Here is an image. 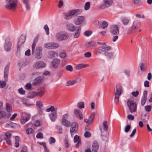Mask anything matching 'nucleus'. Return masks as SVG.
<instances>
[{"instance_id":"obj_1","label":"nucleus","mask_w":152,"mask_h":152,"mask_svg":"<svg viewBox=\"0 0 152 152\" xmlns=\"http://www.w3.org/2000/svg\"><path fill=\"white\" fill-rule=\"evenodd\" d=\"M82 12L81 10L75 9L71 10L64 14V18L65 20H69L73 17L77 16Z\"/></svg>"},{"instance_id":"obj_2","label":"nucleus","mask_w":152,"mask_h":152,"mask_svg":"<svg viewBox=\"0 0 152 152\" xmlns=\"http://www.w3.org/2000/svg\"><path fill=\"white\" fill-rule=\"evenodd\" d=\"M7 3H10L9 4L5 5L4 7L8 10H15L17 7L18 3L17 0H6Z\"/></svg>"},{"instance_id":"obj_3","label":"nucleus","mask_w":152,"mask_h":152,"mask_svg":"<svg viewBox=\"0 0 152 152\" xmlns=\"http://www.w3.org/2000/svg\"><path fill=\"white\" fill-rule=\"evenodd\" d=\"M127 104L129 107L130 112L131 113L135 112L137 110V106L135 102L133 100L129 99Z\"/></svg>"},{"instance_id":"obj_4","label":"nucleus","mask_w":152,"mask_h":152,"mask_svg":"<svg viewBox=\"0 0 152 152\" xmlns=\"http://www.w3.org/2000/svg\"><path fill=\"white\" fill-rule=\"evenodd\" d=\"M55 37L56 39L61 41L67 39L69 37V35L66 32H61L57 33Z\"/></svg>"},{"instance_id":"obj_5","label":"nucleus","mask_w":152,"mask_h":152,"mask_svg":"<svg viewBox=\"0 0 152 152\" xmlns=\"http://www.w3.org/2000/svg\"><path fill=\"white\" fill-rule=\"evenodd\" d=\"M141 26L140 21L136 20L133 23L132 26L129 30V33L134 32L135 30L137 28H139Z\"/></svg>"},{"instance_id":"obj_6","label":"nucleus","mask_w":152,"mask_h":152,"mask_svg":"<svg viewBox=\"0 0 152 152\" xmlns=\"http://www.w3.org/2000/svg\"><path fill=\"white\" fill-rule=\"evenodd\" d=\"M70 132L71 136L73 137L75 133H76L78 130V125L75 122H73L71 126Z\"/></svg>"},{"instance_id":"obj_7","label":"nucleus","mask_w":152,"mask_h":152,"mask_svg":"<svg viewBox=\"0 0 152 152\" xmlns=\"http://www.w3.org/2000/svg\"><path fill=\"white\" fill-rule=\"evenodd\" d=\"M113 3V0H104L103 3L98 7V9L101 10L109 7Z\"/></svg>"},{"instance_id":"obj_8","label":"nucleus","mask_w":152,"mask_h":152,"mask_svg":"<svg viewBox=\"0 0 152 152\" xmlns=\"http://www.w3.org/2000/svg\"><path fill=\"white\" fill-rule=\"evenodd\" d=\"M31 115L29 113L23 112L22 113L20 120V123L22 124H25L30 118Z\"/></svg>"},{"instance_id":"obj_9","label":"nucleus","mask_w":152,"mask_h":152,"mask_svg":"<svg viewBox=\"0 0 152 152\" xmlns=\"http://www.w3.org/2000/svg\"><path fill=\"white\" fill-rule=\"evenodd\" d=\"M45 48L49 49H55L58 48L59 47V44L54 42L46 43L44 44Z\"/></svg>"},{"instance_id":"obj_10","label":"nucleus","mask_w":152,"mask_h":152,"mask_svg":"<svg viewBox=\"0 0 152 152\" xmlns=\"http://www.w3.org/2000/svg\"><path fill=\"white\" fill-rule=\"evenodd\" d=\"M26 40V36L23 34H22L20 36L19 38L18 45L17 46V52L20 51V46L23 44L25 41Z\"/></svg>"},{"instance_id":"obj_11","label":"nucleus","mask_w":152,"mask_h":152,"mask_svg":"<svg viewBox=\"0 0 152 152\" xmlns=\"http://www.w3.org/2000/svg\"><path fill=\"white\" fill-rule=\"evenodd\" d=\"M12 45V43L9 41L8 38H6L4 45V50L6 51H10L11 49Z\"/></svg>"},{"instance_id":"obj_12","label":"nucleus","mask_w":152,"mask_h":152,"mask_svg":"<svg viewBox=\"0 0 152 152\" xmlns=\"http://www.w3.org/2000/svg\"><path fill=\"white\" fill-rule=\"evenodd\" d=\"M107 123V122L106 121H104L102 124V126L103 127V129L102 128H100L101 133H102V134H103L104 133H107V132L108 127Z\"/></svg>"},{"instance_id":"obj_13","label":"nucleus","mask_w":152,"mask_h":152,"mask_svg":"<svg viewBox=\"0 0 152 152\" xmlns=\"http://www.w3.org/2000/svg\"><path fill=\"white\" fill-rule=\"evenodd\" d=\"M110 32L113 35L118 34L119 32L118 27L116 25H113L110 28Z\"/></svg>"},{"instance_id":"obj_14","label":"nucleus","mask_w":152,"mask_h":152,"mask_svg":"<svg viewBox=\"0 0 152 152\" xmlns=\"http://www.w3.org/2000/svg\"><path fill=\"white\" fill-rule=\"evenodd\" d=\"M85 18L84 16H79L74 20V23L77 25H80L83 22Z\"/></svg>"},{"instance_id":"obj_15","label":"nucleus","mask_w":152,"mask_h":152,"mask_svg":"<svg viewBox=\"0 0 152 152\" xmlns=\"http://www.w3.org/2000/svg\"><path fill=\"white\" fill-rule=\"evenodd\" d=\"M44 79V77L43 76H39L34 80V84L35 85H39L43 82Z\"/></svg>"},{"instance_id":"obj_16","label":"nucleus","mask_w":152,"mask_h":152,"mask_svg":"<svg viewBox=\"0 0 152 152\" xmlns=\"http://www.w3.org/2000/svg\"><path fill=\"white\" fill-rule=\"evenodd\" d=\"M46 64L42 61L37 62L33 65L34 67L36 69L43 68L45 66Z\"/></svg>"},{"instance_id":"obj_17","label":"nucleus","mask_w":152,"mask_h":152,"mask_svg":"<svg viewBox=\"0 0 152 152\" xmlns=\"http://www.w3.org/2000/svg\"><path fill=\"white\" fill-rule=\"evenodd\" d=\"M95 113V112H93L90 115L88 119H85L84 121L89 124H91L94 119Z\"/></svg>"},{"instance_id":"obj_18","label":"nucleus","mask_w":152,"mask_h":152,"mask_svg":"<svg viewBox=\"0 0 152 152\" xmlns=\"http://www.w3.org/2000/svg\"><path fill=\"white\" fill-rule=\"evenodd\" d=\"M42 48L41 47H38L36 49L35 57L39 59L42 57Z\"/></svg>"},{"instance_id":"obj_19","label":"nucleus","mask_w":152,"mask_h":152,"mask_svg":"<svg viewBox=\"0 0 152 152\" xmlns=\"http://www.w3.org/2000/svg\"><path fill=\"white\" fill-rule=\"evenodd\" d=\"M74 113L79 119L82 120L83 119L82 113L79 109H75L74 110Z\"/></svg>"},{"instance_id":"obj_20","label":"nucleus","mask_w":152,"mask_h":152,"mask_svg":"<svg viewBox=\"0 0 152 152\" xmlns=\"http://www.w3.org/2000/svg\"><path fill=\"white\" fill-rule=\"evenodd\" d=\"M57 115L56 111L50 113L49 114L50 120L53 122H54L57 118Z\"/></svg>"},{"instance_id":"obj_21","label":"nucleus","mask_w":152,"mask_h":152,"mask_svg":"<svg viewBox=\"0 0 152 152\" xmlns=\"http://www.w3.org/2000/svg\"><path fill=\"white\" fill-rule=\"evenodd\" d=\"M116 91L115 92V95H118V96H120L122 94V88L121 86L120 85H117L116 86Z\"/></svg>"},{"instance_id":"obj_22","label":"nucleus","mask_w":152,"mask_h":152,"mask_svg":"<svg viewBox=\"0 0 152 152\" xmlns=\"http://www.w3.org/2000/svg\"><path fill=\"white\" fill-rule=\"evenodd\" d=\"M99 145L96 141H94L93 144L92 146V152H97L99 149Z\"/></svg>"},{"instance_id":"obj_23","label":"nucleus","mask_w":152,"mask_h":152,"mask_svg":"<svg viewBox=\"0 0 152 152\" xmlns=\"http://www.w3.org/2000/svg\"><path fill=\"white\" fill-rule=\"evenodd\" d=\"M66 26L67 29L72 32L75 31L76 29V28L75 26L71 23H68L66 24Z\"/></svg>"},{"instance_id":"obj_24","label":"nucleus","mask_w":152,"mask_h":152,"mask_svg":"<svg viewBox=\"0 0 152 152\" xmlns=\"http://www.w3.org/2000/svg\"><path fill=\"white\" fill-rule=\"evenodd\" d=\"M60 63V60L58 59L55 58L53 60L52 65L54 68H56L58 67Z\"/></svg>"},{"instance_id":"obj_25","label":"nucleus","mask_w":152,"mask_h":152,"mask_svg":"<svg viewBox=\"0 0 152 152\" xmlns=\"http://www.w3.org/2000/svg\"><path fill=\"white\" fill-rule=\"evenodd\" d=\"M96 42L91 41L88 42L85 45L86 47L88 48L92 49L95 46Z\"/></svg>"},{"instance_id":"obj_26","label":"nucleus","mask_w":152,"mask_h":152,"mask_svg":"<svg viewBox=\"0 0 152 152\" xmlns=\"http://www.w3.org/2000/svg\"><path fill=\"white\" fill-rule=\"evenodd\" d=\"M88 64H78L75 67V68L77 70H79L83 68H86L89 66Z\"/></svg>"},{"instance_id":"obj_27","label":"nucleus","mask_w":152,"mask_h":152,"mask_svg":"<svg viewBox=\"0 0 152 152\" xmlns=\"http://www.w3.org/2000/svg\"><path fill=\"white\" fill-rule=\"evenodd\" d=\"M78 79H77L73 80H69L67 81L66 84V86H72L77 83V80Z\"/></svg>"},{"instance_id":"obj_28","label":"nucleus","mask_w":152,"mask_h":152,"mask_svg":"<svg viewBox=\"0 0 152 152\" xmlns=\"http://www.w3.org/2000/svg\"><path fill=\"white\" fill-rule=\"evenodd\" d=\"M9 67L8 66H6L4 72V78L5 81L7 80L8 75V74Z\"/></svg>"},{"instance_id":"obj_29","label":"nucleus","mask_w":152,"mask_h":152,"mask_svg":"<svg viewBox=\"0 0 152 152\" xmlns=\"http://www.w3.org/2000/svg\"><path fill=\"white\" fill-rule=\"evenodd\" d=\"M81 27L79 26L76 31V32L74 35V37L75 38H78L80 35L81 32Z\"/></svg>"},{"instance_id":"obj_30","label":"nucleus","mask_w":152,"mask_h":152,"mask_svg":"<svg viewBox=\"0 0 152 152\" xmlns=\"http://www.w3.org/2000/svg\"><path fill=\"white\" fill-rule=\"evenodd\" d=\"M10 114H9L7 116L6 113L4 111H0V119L2 118H9Z\"/></svg>"},{"instance_id":"obj_31","label":"nucleus","mask_w":152,"mask_h":152,"mask_svg":"<svg viewBox=\"0 0 152 152\" xmlns=\"http://www.w3.org/2000/svg\"><path fill=\"white\" fill-rule=\"evenodd\" d=\"M140 68L142 72H145L146 71L147 66L144 64L141 63L140 64Z\"/></svg>"},{"instance_id":"obj_32","label":"nucleus","mask_w":152,"mask_h":152,"mask_svg":"<svg viewBox=\"0 0 152 152\" xmlns=\"http://www.w3.org/2000/svg\"><path fill=\"white\" fill-rule=\"evenodd\" d=\"M37 42V39H34L32 46V54H33L34 52L35 46L36 43Z\"/></svg>"},{"instance_id":"obj_33","label":"nucleus","mask_w":152,"mask_h":152,"mask_svg":"<svg viewBox=\"0 0 152 152\" xmlns=\"http://www.w3.org/2000/svg\"><path fill=\"white\" fill-rule=\"evenodd\" d=\"M61 123L62 124L67 127H70L72 124L70 122L67 120L64 121V122H63L61 121Z\"/></svg>"},{"instance_id":"obj_34","label":"nucleus","mask_w":152,"mask_h":152,"mask_svg":"<svg viewBox=\"0 0 152 152\" xmlns=\"http://www.w3.org/2000/svg\"><path fill=\"white\" fill-rule=\"evenodd\" d=\"M129 19L126 17H124L122 19V21L124 25H127L129 22Z\"/></svg>"},{"instance_id":"obj_35","label":"nucleus","mask_w":152,"mask_h":152,"mask_svg":"<svg viewBox=\"0 0 152 152\" xmlns=\"http://www.w3.org/2000/svg\"><path fill=\"white\" fill-rule=\"evenodd\" d=\"M6 104L7 110L8 112H10L12 110L11 105L8 103H6Z\"/></svg>"},{"instance_id":"obj_36","label":"nucleus","mask_w":152,"mask_h":152,"mask_svg":"<svg viewBox=\"0 0 152 152\" xmlns=\"http://www.w3.org/2000/svg\"><path fill=\"white\" fill-rule=\"evenodd\" d=\"M77 107L79 109H82L84 107V104L83 102H80L77 104Z\"/></svg>"},{"instance_id":"obj_37","label":"nucleus","mask_w":152,"mask_h":152,"mask_svg":"<svg viewBox=\"0 0 152 152\" xmlns=\"http://www.w3.org/2000/svg\"><path fill=\"white\" fill-rule=\"evenodd\" d=\"M69 117V115L68 113L64 114L63 115L61 121L64 122V121L67 120Z\"/></svg>"},{"instance_id":"obj_38","label":"nucleus","mask_w":152,"mask_h":152,"mask_svg":"<svg viewBox=\"0 0 152 152\" xmlns=\"http://www.w3.org/2000/svg\"><path fill=\"white\" fill-rule=\"evenodd\" d=\"M55 109L54 107L53 106H51L50 108L46 109L45 111L47 112H49L51 111L52 112H54L55 111Z\"/></svg>"},{"instance_id":"obj_39","label":"nucleus","mask_w":152,"mask_h":152,"mask_svg":"<svg viewBox=\"0 0 152 152\" xmlns=\"http://www.w3.org/2000/svg\"><path fill=\"white\" fill-rule=\"evenodd\" d=\"M44 29L46 32L47 35L49 34V29L47 24L45 25L44 26Z\"/></svg>"},{"instance_id":"obj_40","label":"nucleus","mask_w":152,"mask_h":152,"mask_svg":"<svg viewBox=\"0 0 152 152\" xmlns=\"http://www.w3.org/2000/svg\"><path fill=\"white\" fill-rule=\"evenodd\" d=\"M33 130L31 128H27L26 129V133L28 134L33 133Z\"/></svg>"},{"instance_id":"obj_41","label":"nucleus","mask_w":152,"mask_h":152,"mask_svg":"<svg viewBox=\"0 0 152 152\" xmlns=\"http://www.w3.org/2000/svg\"><path fill=\"white\" fill-rule=\"evenodd\" d=\"M100 48L102 49H104L106 50H111V48L110 46L107 45H104V46H101Z\"/></svg>"},{"instance_id":"obj_42","label":"nucleus","mask_w":152,"mask_h":152,"mask_svg":"<svg viewBox=\"0 0 152 152\" xmlns=\"http://www.w3.org/2000/svg\"><path fill=\"white\" fill-rule=\"evenodd\" d=\"M90 7V3L89 2H86L84 6V9L86 10H89Z\"/></svg>"},{"instance_id":"obj_43","label":"nucleus","mask_w":152,"mask_h":152,"mask_svg":"<svg viewBox=\"0 0 152 152\" xmlns=\"http://www.w3.org/2000/svg\"><path fill=\"white\" fill-rule=\"evenodd\" d=\"M101 133L102 138L103 140L104 141H107V140L108 137L107 136H106V135H104L105 134H107V133H104L103 134H102V133Z\"/></svg>"},{"instance_id":"obj_44","label":"nucleus","mask_w":152,"mask_h":152,"mask_svg":"<svg viewBox=\"0 0 152 152\" xmlns=\"http://www.w3.org/2000/svg\"><path fill=\"white\" fill-rule=\"evenodd\" d=\"M92 34V32L91 31L88 30L86 31L84 33V35L86 37H89Z\"/></svg>"},{"instance_id":"obj_45","label":"nucleus","mask_w":152,"mask_h":152,"mask_svg":"<svg viewBox=\"0 0 152 152\" xmlns=\"http://www.w3.org/2000/svg\"><path fill=\"white\" fill-rule=\"evenodd\" d=\"M134 3L135 5L139 6L141 4V1L140 0H134Z\"/></svg>"},{"instance_id":"obj_46","label":"nucleus","mask_w":152,"mask_h":152,"mask_svg":"<svg viewBox=\"0 0 152 152\" xmlns=\"http://www.w3.org/2000/svg\"><path fill=\"white\" fill-rule=\"evenodd\" d=\"M79 141H81L79 137L77 135H76L74 138V142H76Z\"/></svg>"},{"instance_id":"obj_47","label":"nucleus","mask_w":152,"mask_h":152,"mask_svg":"<svg viewBox=\"0 0 152 152\" xmlns=\"http://www.w3.org/2000/svg\"><path fill=\"white\" fill-rule=\"evenodd\" d=\"M145 110L147 112H150L151 111L152 107L151 105H147L145 107Z\"/></svg>"},{"instance_id":"obj_48","label":"nucleus","mask_w":152,"mask_h":152,"mask_svg":"<svg viewBox=\"0 0 152 152\" xmlns=\"http://www.w3.org/2000/svg\"><path fill=\"white\" fill-rule=\"evenodd\" d=\"M146 98L142 97L141 101V104L142 106L144 105L145 102H146Z\"/></svg>"},{"instance_id":"obj_49","label":"nucleus","mask_w":152,"mask_h":152,"mask_svg":"<svg viewBox=\"0 0 152 152\" xmlns=\"http://www.w3.org/2000/svg\"><path fill=\"white\" fill-rule=\"evenodd\" d=\"M36 104V105L38 107V108H42L43 105L42 102L40 101H37Z\"/></svg>"},{"instance_id":"obj_50","label":"nucleus","mask_w":152,"mask_h":152,"mask_svg":"<svg viewBox=\"0 0 152 152\" xmlns=\"http://www.w3.org/2000/svg\"><path fill=\"white\" fill-rule=\"evenodd\" d=\"M108 23L105 21L103 22L102 23V28L103 29L105 28L108 26Z\"/></svg>"},{"instance_id":"obj_51","label":"nucleus","mask_w":152,"mask_h":152,"mask_svg":"<svg viewBox=\"0 0 152 152\" xmlns=\"http://www.w3.org/2000/svg\"><path fill=\"white\" fill-rule=\"evenodd\" d=\"M65 68L66 70L70 72L72 71L73 69L71 65H68L66 66Z\"/></svg>"},{"instance_id":"obj_52","label":"nucleus","mask_w":152,"mask_h":152,"mask_svg":"<svg viewBox=\"0 0 152 152\" xmlns=\"http://www.w3.org/2000/svg\"><path fill=\"white\" fill-rule=\"evenodd\" d=\"M56 128L59 134L61 133L62 129V127L61 126H56Z\"/></svg>"},{"instance_id":"obj_53","label":"nucleus","mask_w":152,"mask_h":152,"mask_svg":"<svg viewBox=\"0 0 152 152\" xmlns=\"http://www.w3.org/2000/svg\"><path fill=\"white\" fill-rule=\"evenodd\" d=\"M49 142L50 144L54 143L56 142V140L54 137H51L49 140Z\"/></svg>"},{"instance_id":"obj_54","label":"nucleus","mask_w":152,"mask_h":152,"mask_svg":"<svg viewBox=\"0 0 152 152\" xmlns=\"http://www.w3.org/2000/svg\"><path fill=\"white\" fill-rule=\"evenodd\" d=\"M118 95H115V102L117 104H118L119 103V96Z\"/></svg>"},{"instance_id":"obj_55","label":"nucleus","mask_w":152,"mask_h":152,"mask_svg":"<svg viewBox=\"0 0 152 152\" xmlns=\"http://www.w3.org/2000/svg\"><path fill=\"white\" fill-rule=\"evenodd\" d=\"M3 140L6 141V143L8 145H10L11 144V141L10 139H8L7 138H4Z\"/></svg>"},{"instance_id":"obj_56","label":"nucleus","mask_w":152,"mask_h":152,"mask_svg":"<svg viewBox=\"0 0 152 152\" xmlns=\"http://www.w3.org/2000/svg\"><path fill=\"white\" fill-rule=\"evenodd\" d=\"M18 91L19 93L22 95H23L25 93V91L23 90L22 88L19 89H18Z\"/></svg>"},{"instance_id":"obj_57","label":"nucleus","mask_w":152,"mask_h":152,"mask_svg":"<svg viewBox=\"0 0 152 152\" xmlns=\"http://www.w3.org/2000/svg\"><path fill=\"white\" fill-rule=\"evenodd\" d=\"M36 137L37 138L42 139L43 137V134L41 132H39L36 135Z\"/></svg>"},{"instance_id":"obj_58","label":"nucleus","mask_w":152,"mask_h":152,"mask_svg":"<svg viewBox=\"0 0 152 152\" xmlns=\"http://www.w3.org/2000/svg\"><path fill=\"white\" fill-rule=\"evenodd\" d=\"M30 95H31V96H30V98H32L36 96H37V92L35 91H33L31 92L30 93Z\"/></svg>"},{"instance_id":"obj_59","label":"nucleus","mask_w":152,"mask_h":152,"mask_svg":"<svg viewBox=\"0 0 152 152\" xmlns=\"http://www.w3.org/2000/svg\"><path fill=\"white\" fill-rule=\"evenodd\" d=\"M64 144L65 145V147L66 148H68L69 147V141L67 139H65L64 141Z\"/></svg>"},{"instance_id":"obj_60","label":"nucleus","mask_w":152,"mask_h":152,"mask_svg":"<svg viewBox=\"0 0 152 152\" xmlns=\"http://www.w3.org/2000/svg\"><path fill=\"white\" fill-rule=\"evenodd\" d=\"M37 96H42L44 94V92L43 91L41 90L39 92H37Z\"/></svg>"},{"instance_id":"obj_61","label":"nucleus","mask_w":152,"mask_h":152,"mask_svg":"<svg viewBox=\"0 0 152 152\" xmlns=\"http://www.w3.org/2000/svg\"><path fill=\"white\" fill-rule=\"evenodd\" d=\"M131 126L130 125H127L125 128V131L126 132H129L131 128Z\"/></svg>"},{"instance_id":"obj_62","label":"nucleus","mask_w":152,"mask_h":152,"mask_svg":"<svg viewBox=\"0 0 152 152\" xmlns=\"http://www.w3.org/2000/svg\"><path fill=\"white\" fill-rule=\"evenodd\" d=\"M139 94V92L138 91H133L132 92V94L135 97L137 96Z\"/></svg>"},{"instance_id":"obj_63","label":"nucleus","mask_w":152,"mask_h":152,"mask_svg":"<svg viewBox=\"0 0 152 152\" xmlns=\"http://www.w3.org/2000/svg\"><path fill=\"white\" fill-rule=\"evenodd\" d=\"M6 85L5 81H3L0 82V88H3L5 87Z\"/></svg>"},{"instance_id":"obj_64","label":"nucleus","mask_w":152,"mask_h":152,"mask_svg":"<svg viewBox=\"0 0 152 152\" xmlns=\"http://www.w3.org/2000/svg\"><path fill=\"white\" fill-rule=\"evenodd\" d=\"M63 4L64 3L63 1L61 0H60L59 1L58 6L59 8H61L63 6Z\"/></svg>"}]
</instances>
